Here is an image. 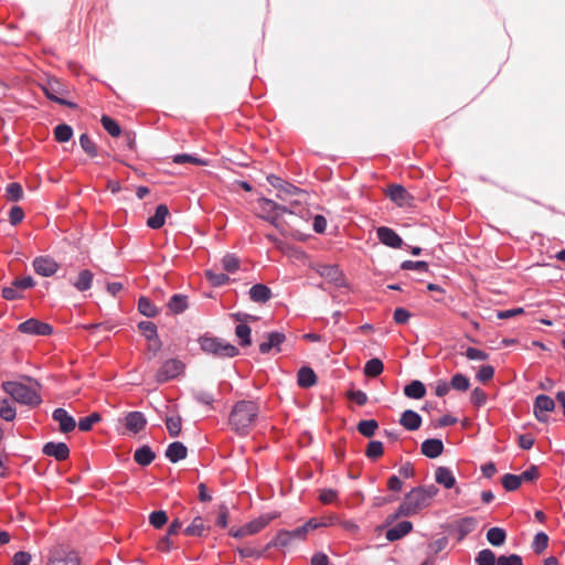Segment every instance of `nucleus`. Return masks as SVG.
<instances>
[{
	"label": "nucleus",
	"mask_w": 565,
	"mask_h": 565,
	"mask_svg": "<svg viewBox=\"0 0 565 565\" xmlns=\"http://www.w3.org/2000/svg\"><path fill=\"white\" fill-rule=\"evenodd\" d=\"M205 277L215 287L223 286L230 281L227 275L223 273H216L213 269L205 270Z\"/></svg>",
	"instance_id": "44"
},
{
	"label": "nucleus",
	"mask_w": 565,
	"mask_h": 565,
	"mask_svg": "<svg viewBox=\"0 0 565 565\" xmlns=\"http://www.w3.org/2000/svg\"><path fill=\"white\" fill-rule=\"evenodd\" d=\"M402 269L405 270H419V271H427L428 270V264L423 260H405L401 265Z\"/></svg>",
	"instance_id": "59"
},
{
	"label": "nucleus",
	"mask_w": 565,
	"mask_h": 565,
	"mask_svg": "<svg viewBox=\"0 0 565 565\" xmlns=\"http://www.w3.org/2000/svg\"><path fill=\"white\" fill-rule=\"evenodd\" d=\"M32 556L28 552H17L12 557V565H30Z\"/></svg>",
	"instance_id": "64"
},
{
	"label": "nucleus",
	"mask_w": 565,
	"mask_h": 565,
	"mask_svg": "<svg viewBox=\"0 0 565 565\" xmlns=\"http://www.w3.org/2000/svg\"><path fill=\"white\" fill-rule=\"evenodd\" d=\"M248 294L252 301L262 303L267 302L273 297L270 288L263 284L254 285Z\"/></svg>",
	"instance_id": "24"
},
{
	"label": "nucleus",
	"mask_w": 565,
	"mask_h": 565,
	"mask_svg": "<svg viewBox=\"0 0 565 565\" xmlns=\"http://www.w3.org/2000/svg\"><path fill=\"white\" fill-rule=\"evenodd\" d=\"M166 426L172 438L178 437L181 433L182 418L180 416H169L166 418Z\"/></svg>",
	"instance_id": "40"
},
{
	"label": "nucleus",
	"mask_w": 565,
	"mask_h": 565,
	"mask_svg": "<svg viewBox=\"0 0 565 565\" xmlns=\"http://www.w3.org/2000/svg\"><path fill=\"white\" fill-rule=\"evenodd\" d=\"M205 531V525L201 516L193 519L191 524L184 530V534L189 536H201Z\"/></svg>",
	"instance_id": "39"
},
{
	"label": "nucleus",
	"mask_w": 565,
	"mask_h": 565,
	"mask_svg": "<svg viewBox=\"0 0 565 565\" xmlns=\"http://www.w3.org/2000/svg\"><path fill=\"white\" fill-rule=\"evenodd\" d=\"M436 482L444 486L446 489H451L456 479L451 470L447 467H438L435 472Z\"/></svg>",
	"instance_id": "28"
},
{
	"label": "nucleus",
	"mask_w": 565,
	"mask_h": 565,
	"mask_svg": "<svg viewBox=\"0 0 565 565\" xmlns=\"http://www.w3.org/2000/svg\"><path fill=\"white\" fill-rule=\"evenodd\" d=\"M383 370V362L377 358L369 360L364 365V374L367 377H377L382 374Z\"/></svg>",
	"instance_id": "33"
},
{
	"label": "nucleus",
	"mask_w": 565,
	"mask_h": 565,
	"mask_svg": "<svg viewBox=\"0 0 565 565\" xmlns=\"http://www.w3.org/2000/svg\"><path fill=\"white\" fill-rule=\"evenodd\" d=\"M348 398L355 402L358 405L363 406L367 403V395L363 391H349Z\"/></svg>",
	"instance_id": "63"
},
{
	"label": "nucleus",
	"mask_w": 565,
	"mask_h": 565,
	"mask_svg": "<svg viewBox=\"0 0 565 565\" xmlns=\"http://www.w3.org/2000/svg\"><path fill=\"white\" fill-rule=\"evenodd\" d=\"M199 341L204 352L220 358H233L239 352L235 345L218 338L202 337Z\"/></svg>",
	"instance_id": "5"
},
{
	"label": "nucleus",
	"mask_w": 565,
	"mask_h": 565,
	"mask_svg": "<svg viewBox=\"0 0 565 565\" xmlns=\"http://www.w3.org/2000/svg\"><path fill=\"white\" fill-rule=\"evenodd\" d=\"M377 237L380 242L392 248H399L403 244L398 234L390 227L381 226L377 228Z\"/></svg>",
	"instance_id": "16"
},
{
	"label": "nucleus",
	"mask_w": 565,
	"mask_h": 565,
	"mask_svg": "<svg viewBox=\"0 0 565 565\" xmlns=\"http://www.w3.org/2000/svg\"><path fill=\"white\" fill-rule=\"evenodd\" d=\"M146 425L147 418L140 412H129L125 417V427L134 434L145 429Z\"/></svg>",
	"instance_id": "18"
},
{
	"label": "nucleus",
	"mask_w": 565,
	"mask_h": 565,
	"mask_svg": "<svg viewBox=\"0 0 565 565\" xmlns=\"http://www.w3.org/2000/svg\"><path fill=\"white\" fill-rule=\"evenodd\" d=\"M299 192H300V190L297 186H295L290 183H286L282 188H280L277 191L276 196L278 200H280L282 202H287Z\"/></svg>",
	"instance_id": "46"
},
{
	"label": "nucleus",
	"mask_w": 565,
	"mask_h": 565,
	"mask_svg": "<svg viewBox=\"0 0 565 565\" xmlns=\"http://www.w3.org/2000/svg\"><path fill=\"white\" fill-rule=\"evenodd\" d=\"M79 145H81L82 149L90 157L97 156V146L87 134L81 135Z\"/></svg>",
	"instance_id": "49"
},
{
	"label": "nucleus",
	"mask_w": 565,
	"mask_h": 565,
	"mask_svg": "<svg viewBox=\"0 0 565 565\" xmlns=\"http://www.w3.org/2000/svg\"><path fill=\"white\" fill-rule=\"evenodd\" d=\"M6 196L9 201L18 202L23 196V189L20 183L12 182L6 188Z\"/></svg>",
	"instance_id": "43"
},
{
	"label": "nucleus",
	"mask_w": 565,
	"mask_h": 565,
	"mask_svg": "<svg viewBox=\"0 0 565 565\" xmlns=\"http://www.w3.org/2000/svg\"><path fill=\"white\" fill-rule=\"evenodd\" d=\"M250 333L252 329L246 323H239L235 329V334L241 340V345L243 347L250 345Z\"/></svg>",
	"instance_id": "45"
},
{
	"label": "nucleus",
	"mask_w": 565,
	"mask_h": 565,
	"mask_svg": "<svg viewBox=\"0 0 565 565\" xmlns=\"http://www.w3.org/2000/svg\"><path fill=\"white\" fill-rule=\"evenodd\" d=\"M297 383L302 388H309L317 384V375L309 366H302L297 373Z\"/></svg>",
	"instance_id": "23"
},
{
	"label": "nucleus",
	"mask_w": 565,
	"mask_h": 565,
	"mask_svg": "<svg viewBox=\"0 0 565 565\" xmlns=\"http://www.w3.org/2000/svg\"><path fill=\"white\" fill-rule=\"evenodd\" d=\"M184 370V364L175 359L166 361L157 371L156 380L158 383H166L179 376Z\"/></svg>",
	"instance_id": "9"
},
{
	"label": "nucleus",
	"mask_w": 565,
	"mask_h": 565,
	"mask_svg": "<svg viewBox=\"0 0 565 565\" xmlns=\"http://www.w3.org/2000/svg\"><path fill=\"white\" fill-rule=\"evenodd\" d=\"M266 340L259 344V352L268 354L273 350L280 352V345L286 341V335L282 332H269L265 335Z\"/></svg>",
	"instance_id": "12"
},
{
	"label": "nucleus",
	"mask_w": 565,
	"mask_h": 565,
	"mask_svg": "<svg viewBox=\"0 0 565 565\" xmlns=\"http://www.w3.org/2000/svg\"><path fill=\"white\" fill-rule=\"evenodd\" d=\"M138 310L141 315L151 318L158 315L157 307L147 297H141L138 300Z\"/></svg>",
	"instance_id": "36"
},
{
	"label": "nucleus",
	"mask_w": 565,
	"mask_h": 565,
	"mask_svg": "<svg viewBox=\"0 0 565 565\" xmlns=\"http://www.w3.org/2000/svg\"><path fill=\"white\" fill-rule=\"evenodd\" d=\"M412 530V522L402 521L397 523L394 527L387 530L385 536L390 542H394L407 535Z\"/></svg>",
	"instance_id": "21"
},
{
	"label": "nucleus",
	"mask_w": 565,
	"mask_h": 565,
	"mask_svg": "<svg viewBox=\"0 0 565 565\" xmlns=\"http://www.w3.org/2000/svg\"><path fill=\"white\" fill-rule=\"evenodd\" d=\"M437 493L438 489L434 484L413 488L404 497V500L397 508L396 513L392 515V520L399 516L413 515L427 508Z\"/></svg>",
	"instance_id": "2"
},
{
	"label": "nucleus",
	"mask_w": 565,
	"mask_h": 565,
	"mask_svg": "<svg viewBox=\"0 0 565 565\" xmlns=\"http://www.w3.org/2000/svg\"><path fill=\"white\" fill-rule=\"evenodd\" d=\"M420 451L428 458H437L444 451V444L440 439L437 438L426 439L420 446Z\"/></svg>",
	"instance_id": "19"
},
{
	"label": "nucleus",
	"mask_w": 565,
	"mask_h": 565,
	"mask_svg": "<svg viewBox=\"0 0 565 565\" xmlns=\"http://www.w3.org/2000/svg\"><path fill=\"white\" fill-rule=\"evenodd\" d=\"M167 521L168 516L164 511H154L149 516V522L154 529H161Z\"/></svg>",
	"instance_id": "58"
},
{
	"label": "nucleus",
	"mask_w": 565,
	"mask_h": 565,
	"mask_svg": "<svg viewBox=\"0 0 565 565\" xmlns=\"http://www.w3.org/2000/svg\"><path fill=\"white\" fill-rule=\"evenodd\" d=\"M42 89L49 99H51L60 105L68 106L71 108L76 107V105L74 103L67 102L63 98L64 96H66L68 94V90L65 87V85L63 83H61L57 78H49L42 85Z\"/></svg>",
	"instance_id": "6"
},
{
	"label": "nucleus",
	"mask_w": 565,
	"mask_h": 565,
	"mask_svg": "<svg viewBox=\"0 0 565 565\" xmlns=\"http://www.w3.org/2000/svg\"><path fill=\"white\" fill-rule=\"evenodd\" d=\"M259 414V406L254 401L237 402L230 414L231 428L239 436H247L254 428Z\"/></svg>",
	"instance_id": "1"
},
{
	"label": "nucleus",
	"mask_w": 565,
	"mask_h": 565,
	"mask_svg": "<svg viewBox=\"0 0 565 565\" xmlns=\"http://www.w3.org/2000/svg\"><path fill=\"white\" fill-rule=\"evenodd\" d=\"M497 559L495 554L491 550L486 548L478 553L476 563L477 565H494L497 564Z\"/></svg>",
	"instance_id": "48"
},
{
	"label": "nucleus",
	"mask_w": 565,
	"mask_h": 565,
	"mask_svg": "<svg viewBox=\"0 0 565 565\" xmlns=\"http://www.w3.org/2000/svg\"><path fill=\"white\" fill-rule=\"evenodd\" d=\"M257 204L262 212L260 217L284 232L281 215L285 213L294 214L291 207L298 203L297 201H290L289 205H281L270 199L260 198L258 199Z\"/></svg>",
	"instance_id": "4"
},
{
	"label": "nucleus",
	"mask_w": 565,
	"mask_h": 565,
	"mask_svg": "<svg viewBox=\"0 0 565 565\" xmlns=\"http://www.w3.org/2000/svg\"><path fill=\"white\" fill-rule=\"evenodd\" d=\"M33 267L36 274L50 277L57 271L58 264L49 256H40L34 259Z\"/></svg>",
	"instance_id": "13"
},
{
	"label": "nucleus",
	"mask_w": 565,
	"mask_h": 565,
	"mask_svg": "<svg viewBox=\"0 0 565 565\" xmlns=\"http://www.w3.org/2000/svg\"><path fill=\"white\" fill-rule=\"evenodd\" d=\"M306 539V529L298 526L295 530H281L277 535L267 544L269 547H288L296 541H303Z\"/></svg>",
	"instance_id": "7"
},
{
	"label": "nucleus",
	"mask_w": 565,
	"mask_h": 565,
	"mask_svg": "<svg viewBox=\"0 0 565 565\" xmlns=\"http://www.w3.org/2000/svg\"><path fill=\"white\" fill-rule=\"evenodd\" d=\"M377 428L379 424L375 419L361 420L358 424V431L367 438L374 436Z\"/></svg>",
	"instance_id": "37"
},
{
	"label": "nucleus",
	"mask_w": 565,
	"mask_h": 565,
	"mask_svg": "<svg viewBox=\"0 0 565 565\" xmlns=\"http://www.w3.org/2000/svg\"><path fill=\"white\" fill-rule=\"evenodd\" d=\"M387 196L395 202L398 206H409L413 196L406 189L398 184H393L387 189Z\"/></svg>",
	"instance_id": "15"
},
{
	"label": "nucleus",
	"mask_w": 565,
	"mask_h": 565,
	"mask_svg": "<svg viewBox=\"0 0 565 565\" xmlns=\"http://www.w3.org/2000/svg\"><path fill=\"white\" fill-rule=\"evenodd\" d=\"M100 122L104 127V129L111 136V137H119L121 134L120 126L118 122L113 119L111 117L104 115L100 118Z\"/></svg>",
	"instance_id": "38"
},
{
	"label": "nucleus",
	"mask_w": 565,
	"mask_h": 565,
	"mask_svg": "<svg viewBox=\"0 0 565 565\" xmlns=\"http://www.w3.org/2000/svg\"><path fill=\"white\" fill-rule=\"evenodd\" d=\"M169 214V209L166 204H160L156 209L154 215L150 216L147 221V225L150 228L158 230L164 225L166 217Z\"/></svg>",
	"instance_id": "27"
},
{
	"label": "nucleus",
	"mask_w": 565,
	"mask_h": 565,
	"mask_svg": "<svg viewBox=\"0 0 565 565\" xmlns=\"http://www.w3.org/2000/svg\"><path fill=\"white\" fill-rule=\"evenodd\" d=\"M548 545V536L539 532L533 540L532 548L536 554H541Z\"/></svg>",
	"instance_id": "55"
},
{
	"label": "nucleus",
	"mask_w": 565,
	"mask_h": 565,
	"mask_svg": "<svg viewBox=\"0 0 565 565\" xmlns=\"http://www.w3.org/2000/svg\"><path fill=\"white\" fill-rule=\"evenodd\" d=\"M73 136V129L66 124L57 125L54 128V137L58 142H66Z\"/></svg>",
	"instance_id": "42"
},
{
	"label": "nucleus",
	"mask_w": 565,
	"mask_h": 565,
	"mask_svg": "<svg viewBox=\"0 0 565 565\" xmlns=\"http://www.w3.org/2000/svg\"><path fill=\"white\" fill-rule=\"evenodd\" d=\"M186 455L188 449L181 441L171 443L166 450V457L173 463L185 459Z\"/></svg>",
	"instance_id": "22"
},
{
	"label": "nucleus",
	"mask_w": 565,
	"mask_h": 565,
	"mask_svg": "<svg viewBox=\"0 0 565 565\" xmlns=\"http://www.w3.org/2000/svg\"><path fill=\"white\" fill-rule=\"evenodd\" d=\"M167 307L173 315H180L184 312L189 307L188 296L181 294L173 295L168 301Z\"/></svg>",
	"instance_id": "26"
},
{
	"label": "nucleus",
	"mask_w": 565,
	"mask_h": 565,
	"mask_svg": "<svg viewBox=\"0 0 565 565\" xmlns=\"http://www.w3.org/2000/svg\"><path fill=\"white\" fill-rule=\"evenodd\" d=\"M46 565H79V557L75 551L60 545L50 552Z\"/></svg>",
	"instance_id": "8"
},
{
	"label": "nucleus",
	"mask_w": 565,
	"mask_h": 565,
	"mask_svg": "<svg viewBox=\"0 0 565 565\" xmlns=\"http://www.w3.org/2000/svg\"><path fill=\"white\" fill-rule=\"evenodd\" d=\"M43 454L54 457L58 461H63L68 458L70 448L65 443L49 441L43 446Z\"/></svg>",
	"instance_id": "14"
},
{
	"label": "nucleus",
	"mask_w": 565,
	"mask_h": 565,
	"mask_svg": "<svg viewBox=\"0 0 565 565\" xmlns=\"http://www.w3.org/2000/svg\"><path fill=\"white\" fill-rule=\"evenodd\" d=\"M93 279L94 274L88 269H83L73 285L78 291H86L92 287Z\"/></svg>",
	"instance_id": "32"
},
{
	"label": "nucleus",
	"mask_w": 565,
	"mask_h": 565,
	"mask_svg": "<svg viewBox=\"0 0 565 565\" xmlns=\"http://www.w3.org/2000/svg\"><path fill=\"white\" fill-rule=\"evenodd\" d=\"M138 329L146 337L147 340L153 341V350L154 352L159 351L161 348V342L158 338L157 326L151 321H141L138 323Z\"/></svg>",
	"instance_id": "20"
},
{
	"label": "nucleus",
	"mask_w": 565,
	"mask_h": 565,
	"mask_svg": "<svg viewBox=\"0 0 565 565\" xmlns=\"http://www.w3.org/2000/svg\"><path fill=\"white\" fill-rule=\"evenodd\" d=\"M1 388L11 396V398L20 404L28 406H38L42 399L36 387L25 384L7 381L1 383Z\"/></svg>",
	"instance_id": "3"
},
{
	"label": "nucleus",
	"mask_w": 565,
	"mask_h": 565,
	"mask_svg": "<svg viewBox=\"0 0 565 565\" xmlns=\"http://www.w3.org/2000/svg\"><path fill=\"white\" fill-rule=\"evenodd\" d=\"M271 519L273 518L268 515H262L245 524L248 535H253L262 531L271 521Z\"/></svg>",
	"instance_id": "35"
},
{
	"label": "nucleus",
	"mask_w": 565,
	"mask_h": 565,
	"mask_svg": "<svg viewBox=\"0 0 565 565\" xmlns=\"http://www.w3.org/2000/svg\"><path fill=\"white\" fill-rule=\"evenodd\" d=\"M2 297L7 300H15L22 298L21 289L18 285H15L14 280L10 286L2 289Z\"/></svg>",
	"instance_id": "57"
},
{
	"label": "nucleus",
	"mask_w": 565,
	"mask_h": 565,
	"mask_svg": "<svg viewBox=\"0 0 565 565\" xmlns=\"http://www.w3.org/2000/svg\"><path fill=\"white\" fill-rule=\"evenodd\" d=\"M404 394L408 398L419 399L425 396L426 387L420 381L415 380L404 387Z\"/></svg>",
	"instance_id": "31"
},
{
	"label": "nucleus",
	"mask_w": 565,
	"mask_h": 565,
	"mask_svg": "<svg viewBox=\"0 0 565 565\" xmlns=\"http://www.w3.org/2000/svg\"><path fill=\"white\" fill-rule=\"evenodd\" d=\"M100 420L98 413H92L87 417L81 418L78 422V428L81 431H89L94 424Z\"/></svg>",
	"instance_id": "54"
},
{
	"label": "nucleus",
	"mask_w": 565,
	"mask_h": 565,
	"mask_svg": "<svg viewBox=\"0 0 565 565\" xmlns=\"http://www.w3.org/2000/svg\"><path fill=\"white\" fill-rule=\"evenodd\" d=\"M172 161L178 164H183V163H192L195 166H207L209 164V162L206 160H203L199 157H195L192 154H186V153L175 154L172 158Z\"/></svg>",
	"instance_id": "41"
},
{
	"label": "nucleus",
	"mask_w": 565,
	"mask_h": 565,
	"mask_svg": "<svg viewBox=\"0 0 565 565\" xmlns=\"http://www.w3.org/2000/svg\"><path fill=\"white\" fill-rule=\"evenodd\" d=\"M221 263L223 269L228 273H235L239 269V259L233 254H226Z\"/></svg>",
	"instance_id": "53"
},
{
	"label": "nucleus",
	"mask_w": 565,
	"mask_h": 565,
	"mask_svg": "<svg viewBox=\"0 0 565 565\" xmlns=\"http://www.w3.org/2000/svg\"><path fill=\"white\" fill-rule=\"evenodd\" d=\"M469 379L461 373H457L451 377L450 387L454 390L465 392L469 388Z\"/></svg>",
	"instance_id": "51"
},
{
	"label": "nucleus",
	"mask_w": 565,
	"mask_h": 565,
	"mask_svg": "<svg viewBox=\"0 0 565 565\" xmlns=\"http://www.w3.org/2000/svg\"><path fill=\"white\" fill-rule=\"evenodd\" d=\"M18 331L31 335H50L53 327L46 322L31 318L18 326Z\"/></svg>",
	"instance_id": "10"
},
{
	"label": "nucleus",
	"mask_w": 565,
	"mask_h": 565,
	"mask_svg": "<svg viewBox=\"0 0 565 565\" xmlns=\"http://www.w3.org/2000/svg\"><path fill=\"white\" fill-rule=\"evenodd\" d=\"M338 492L333 489H322L319 494V500L323 504L332 503L337 500Z\"/></svg>",
	"instance_id": "62"
},
{
	"label": "nucleus",
	"mask_w": 565,
	"mask_h": 565,
	"mask_svg": "<svg viewBox=\"0 0 565 565\" xmlns=\"http://www.w3.org/2000/svg\"><path fill=\"white\" fill-rule=\"evenodd\" d=\"M458 540L461 541L466 535L471 533L477 526V520L472 516L463 518L456 523Z\"/></svg>",
	"instance_id": "29"
},
{
	"label": "nucleus",
	"mask_w": 565,
	"mask_h": 565,
	"mask_svg": "<svg viewBox=\"0 0 565 565\" xmlns=\"http://www.w3.org/2000/svg\"><path fill=\"white\" fill-rule=\"evenodd\" d=\"M52 417L58 423L60 430L64 434L75 429L76 422L64 408H56Z\"/></svg>",
	"instance_id": "17"
},
{
	"label": "nucleus",
	"mask_w": 565,
	"mask_h": 565,
	"mask_svg": "<svg viewBox=\"0 0 565 565\" xmlns=\"http://www.w3.org/2000/svg\"><path fill=\"white\" fill-rule=\"evenodd\" d=\"M383 444L379 440H372L367 444L365 455L370 459H377L383 455Z\"/></svg>",
	"instance_id": "52"
},
{
	"label": "nucleus",
	"mask_w": 565,
	"mask_h": 565,
	"mask_svg": "<svg viewBox=\"0 0 565 565\" xmlns=\"http://www.w3.org/2000/svg\"><path fill=\"white\" fill-rule=\"evenodd\" d=\"M15 416V408L8 402V399H3L0 407V417L7 422H12Z\"/></svg>",
	"instance_id": "56"
},
{
	"label": "nucleus",
	"mask_w": 565,
	"mask_h": 565,
	"mask_svg": "<svg viewBox=\"0 0 565 565\" xmlns=\"http://www.w3.org/2000/svg\"><path fill=\"white\" fill-rule=\"evenodd\" d=\"M401 425L407 430H417L422 425V417L414 411L407 409L402 414Z\"/></svg>",
	"instance_id": "25"
},
{
	"label": "nucleus",
	"mask_w": 565,
	"mask_h": 565,
	"mask_svg": "<svg viewBox=\"0 0 565 565\" xmlns=\"http://www.w3.org/2000/svg\"><path fill=\"white\" fill-rule=\"evenodd\" d=\"M501 482H502L503 488L507 491H515L520 488V486L522 483L520 476L512 475V473H505L502 477Z\"/></svg>",
	"instance_id": "47"
},
{
	"label": "nucleus",
	"mask_w": 565,
	"mask_h": 565,
	"mask_svg": "<svg viewBox=\"0 0 565 565\" xmlns=\"http://www.w3.org/2000/svg\"><path fill=\"white\" fill-rule=\"evenodd\" d=\"M320 276L333 281L338 282L341 279V271L337 266H322L319 270Z\"/></svg>",
	"instance_id": "50"
},
{
	"label": "nucleus",
	"mask_w": 565,
	"mask_h": 565,
	"mask_svg": "<svg viewBox=\"0 0 565 565\" xmlns=\"http://www.w3.org/2000/svg\"><path fill=\"white\" fill-rule=\"evenodd\" d=\"M555 408V402L547 395H537L534 401V415L539 422H547V413Z\"/></svg>",
	"instance_id": "11"
},
{
	"label": "nucleus",
	"mask_w": 565,
	"mask_h": 565,
	"mask_svg": "<svg viewBox=\"0 0 565 565\" xmlns=\"http://www.w3.org/2000/svg\"><path fill=\"white\" fill-rule=\"evenodd\" d=\"M494 375V369L493 366L491 365H482L480 369H479V372L477 374V379L482 382V383H486L488 381H490Z\"/></svg>",
	"instance_id": "61"
},
{
	"label": "nucleus",
	"mask_w": 565,
	"mask_h": 565,
	"mask_svg": "<svg viewBox=\"0 0 565 565\" xmlns=\"http://www.w3.org/2000/svg\"><path fill=\"white\" fill-rule=\"evenodd\" d=\"M507 539V533L501 527H491L487 532V540L493 546H501Z\"/></svg>",
	"instance_id": "34"
},
{
	"label": "nucleus",
	"mask_w": 565,
	"mask_h": 565,
	"mask_svg": "<svg viewBox=\"0 0 565 565\" xmlns=\"http://www.w3.org/2000/svg\"><path fill=\"white\" fill-rule=\"evenodd\" d=\"M497 565H523V562L522 557L518 554L501 555L497 559Z\"/></svg>",
	"instance_id": "60"
},
{
	"label": "nucleus",
	"mask_w": 565,
	"mask_h": 565,
	"mask_svg": "<svg viewBox=\"0 0 565 565\" xmlns=\"http://www.w3.org/2000/svg\"><path fill=\"white\" fill-rule=\"evenodd\" d=\"M154 457L156 455L149 446L138 448L134 454L135 461L143 467L149 466L153 461Z\"/></svg>",
	"instance_id": "30"
}]
</instances>
